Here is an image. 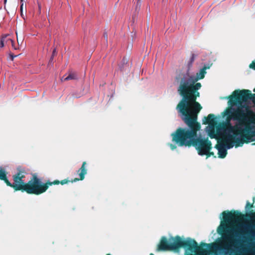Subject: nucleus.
Returning <instances> with one entry per match:
<instances>
[{
    "mask_svg": "<svg viewBox=\"0 0 255 255\" xmlns=\"http://www.w3.org/2000/svg\"><path fill=\"white\" fill-rule=\"evenodd\" d=\"M8 40L11 42V46L13 47V48L15 50L17 49V47H15L14 45V41L10 38H9Z\"/></svg>",
    "mask_w": 255,
    "mask_h": 255,
    "instance_id": "obj_21",
    "label": "nucleus"
},
{
    "mask_svg": "<svg viewBox=\"0 0 255 255\" xmlns=\"http://www.w3.org/2000/svg\"><path fill=\"white\" fill-rule=\"evenodd\" d=\"M107 255H111L110 254H107Z\"/></svg>",
    "mask_w": 255,
    "mask_h": 255,
    "instance_id": "obj_39",
    "label": "nucleus"
},
{
    "mask_svg": "<svg viewBox=\"0 0 255 255\" xmlns=\"http://www.w3.org/2000/svg\"><path fill=\"white\" fill-rule=\"evenodd\" d=\"M204 120H203V124L210 125L209 129L208 130V133L211 138H216L217 133L215 131V126L217 124V122L215 120V116L213 114H210L207 117H204Z\"/></svg>",
    "mask_w": 255,
    "mask_h": 255,
    "instance_id": "obj_12",
    "label": "nucleus"
},
{
    "mask_svg": "<svg viewBox=\"0 0 255 255\" xmlns=\"http://www.w3.org/2000/svg\"><path fill=\"white\" fill-rule=\"evenodd\" d=\"M86 162L84 161L81 167L77 171L79 178H75L71 181L65 179L60 181L55 180L53 182L47 181L46 183H43L41 180L37 177V175L35 174H33L31 180L27 183H25L24 192L29 194L38 195L46 192L49 186L58 185L60 183L61 185H64L70 182H73L79 180H83L85 178V175L87 173V170L86 168Z\"/></svg>",
    "mask_w": 255,
    "mask_h": 255,
    "instance_id": "obj_5",
    "label": "nucleus"
},
{
    "mask_svg": "<svg viewBox=\"0 0 255 255\" xmlns=\"http://www.w3.org/2000/svg\"><path fill=\"white\" fill-rule=\"evenodd\" d=\"M4 45V43H3V41H1L0 40V47H3Z\"/></svg>",
    "mask_w": 255,
    "mask_h": 255,
    "instance_id": "obj_29",
    "label": "nucleus"
},
{
    "mask_svg": "<svg viewBox=\"0 0 255 255\" xmlns=\"http://www.w3.org/2000/svg\"><path fill=\"white\" fill-rule=\"evenodd\" d=\"M229 103L231 105L238 104L241 105L242 102H246L249 99L255 100V94H252L249 90H237L233 92L232 95L228 97Z\"/></svg>",
    "mask_w": 255,
    "mask_h": 255,
    "instance_id": "obj_8",
    "label": "nucleus"
},
{
    "mask_svg": "<svg viewBox=\"0 0 255 255\" xmlns=\"http://www.w3.org/2000/svg\"><path fill=\"white\" fill-rule=\"evenodd\" d=\"M6 1H7V0H4V4H5V3L6 2Z\"/></svg>",
    "mask_w": 255,
    "mask_h": 255,
    "instance_id": "obj_35",
    "label": "nucleus"
},
{
    "mask_svg": "<svg viewBox=\"0 0 255 255\" xmlns=\"http://www.w3.org/2000/svg\"><path fill=\"white\" fill-rule=\"evenodd\" d=\"M248 216L252 219L255 220V212H253V210L250 211L248 214Z\"/></svg>",
    "mask_w": 255,
    "mask_h": 255,
    "instance_id": "obj_19",
    "label": "nucleus"
},
{
    "mask_svg": "<svg viewBox=\"0 0 255 255\" xmlns=\"http://www.w3.org/2000/svg\"><path fill=\"white\" fill-rule=\"evenodd\" d=\"M224 249L227 250H229V249L228 248H226V247H225Z\"/></svg>",
    "mask_w": 255,
    "mask_h": 255,
    "instance_id": "obj_33",
    "label": "nucleus"
},
{
    "mask_svg": "<svg viewBox=\"0 0 255 255\" xmlns=\"http://www.w3.org/2000/svg\"><path fill=\"white\" fill-rule=\"evenodd\" d=\"M150 255H153V254H151Z\"/></svg>",
    "mask_w": 255,
    "mask_h": 255,
    "instance_id": "obj_38",
    "label": "nucleus"
},
{
    "mask_svg": "<svg viewBox=\"0 0 255 255\" xmlns=\"http://www.w3.org/2000/svg\"><path fill=\"white\" fill-rule=\"evenodd\" d=\"M24 172L19 171L12 176L13 183H10L7 178L6 172L4 169H0V180H3L7 186L12 187L15 191H21L24 192L25 182L23 178L25 177Z\"/></svg>",
    "mask_w": 255,
    "mask_h": 255,
    "instance_id": "obj_7",
    "label": "nucleus"
},
{
    "mask_svg": "<svg viewBox=\"0 0 255 255\" xmlns=\"http://www.w3.org/2000/svg\"><path fill=\"white\" fill-rule=\"evenodd\" d=\"M169 146H170V148L172 150H174V149L176 148V146L175 145H174V144H172V143H170L169 144Z\"/></svg>",
    "mask_w": 255,
    "mask_h": 255,
    "instance_id": "obj_24",
    "label": "nucleus"
},
{
    "mask_svg": "<svg viewBox=\"0 0 255 255\" xmlns=\"http://www.w3.org/2000/svg\"><path fill=\"white\" fill-rule=\"evenodd\" d=\"M77 79V74L75 73H70L69 75L67 76H66V75H64L61 80L62 81H69L71 80H75Z\"/></svg>",
    "mask_w": 255,
    "mask_h": 255,
    "instance_id": "obj_14",
    "label": "nucleus"
},
{
    "mask_svg": "<svg viewBox=\"0 0 255 255\" xmlns=\"http://www.w3.org/2000/svg\"><path fill=\"white\" fill-rule=\"evenodd\" d=\"M20 2H21V4L22 3V2H23V0H20Z\"/></svg>",
    "mask_w": 255,
    "mask_h": 255,
    "instance_id": "obj_36",
    "label": "nucleus"
},
{
    "mask_svg": "<svg viewBox=\"0 0 255 255\" xmlns=\"http://www.w3.org/2000/svg\"><path fill=\"white\" fill-rule=\"evenodd\" d=\"M9 56L10 57V59L12 61L13 60V59H14V57L17 56V55H13V54H11V53L9 54Z\"/></svg>",
    "mask_w": 255,
    "mask_h": 255,
    "instance_id": "obj_26",
    "label": "nucleus"
},
{
    "mask_svg": "<svg viewBox=\"0 0 255 255\" xmlns=\"http://www.w3.org/2000/svg\"><path fill=\"white\" fill-rule=\"evenodd\" d=\"M251 123H255L254 120H250L249 118V122L244 128V133L242 135V138L237 137L235 139L236 147L242 146L244 143H248L251 141H253L252 137L255 136V130H253V128L250 126Z\"/></svg>",
    "mask_w": 255,
    "mask_h": 255,
    "instance_id": "obj_9",
    "label": "nucleus"
},
{
    "mask_svg": "<svg viewBox=\"0 0 255 255\" xmlns=\"http://www.w3.org/2000/svg\"><path fill=\"white\" fill-rule=\"evenodd\" d=\"M16 37H17V41L18 43H19V41H20V40H19L18 38L17 32H16Z\"/></svg>",
    "mask_w": 255,
    "mask_h": 255,
    "instance_id": "obj_32",
    "label": "nucleus"
},
{
    "mask_svg": "<svg viewBox=\"0 0 255 255\" xmlns=\"http://www.w3.org/2000/svg\"><path fill=\"white\" fill-rule=\"evenodd\" d=\"M254 92H255V89H254Z\"/></svg>",
    "mask_w": 255,
    "mask_h": 255,
    "instance_id": "obj_37",
    "label": "nucleus"
},
{
    "mask_svg": "<svg viewBox=\"0 0 255 255\" xmlns=\"http://www.w3.org/2000/svg\"><path fill=\"white\" fill-rule=\"evenodd\" d=\"M210 150H209L208 151L206 152V154H204V155H207V157H210L211 155H214V154L213 152H210Z\"/></svg>",
    "mask_w": 255,
    "mask_h": 255,
    "instance_id": "obj_22",
    "label": "nucleus"
},
{
    "mask_svg": "<svg viewBox=\"0 0 255 255\" xmlns=\"http://www.w3.org/2000/svg\"><path fill=\"white\" fill-rule=\"evenodd\" d=\"M38 14H40L41 13V5L38 2Z\"/></svg>",
    "mask_w": 255,
    "mask_h": 255,
    "instance_id": "obj_27",
    "label": "nucleus"
},
{
    "mask_svg": "<svg viewBox=\"0 0 255 255\" xmlns=\"http://www.w3.org/2000/svg\"><path fill=\"white\" fill-rule=\"evenodd\" d=\"M53 58H54V57H52V56H51V58L49 60V62H52V61H53Z\"/></svg>",
    "mask_w": 255,
    "mask_h": 255,
    "instance_id": "obj_30",
    "label": "nucleus"
},
{
    "mask_svg": "<svg viewBox=\"0 0 255 255\" xmlns=\"http://www.w3.org/2000/svg\"><path fill=\"white\" fill-rule=\"evenodd\" d=\"M250 68L253 69L255 70V62H253L251 64H250Z\"/></svg>",
    "mask_w": 255,
    "mask_h": 255,
    "instance_id": "obj_23",
    "label": "nucleus"
},
{
    "mask_svg": "<svg viewBox=\"0 0 255 255\" xmlns=\"http://www.w3.org/2000/svg\"><path fill=\"white\" fill-rule=\"evenodd\" d=\"M215 148L218 150L219 157L224 158L226 157L227 154V151L224 144H217L216 145Z\"/></svg>",
    "mask_w": 255,
    "mask_h": 255,
    "instance_id": "obj_13",
    "label": "nucleus"
},
{
    "mask_svg": "<svg viewBox=\"0 0 255 255\" xmlns=\"http://www.w3.org/2000/svg\"><path fill=\"white\" fill-rule=\"evenodd\" d=\"M223 215V219L224 221L226 224L222 225L218 229V233L221 235H223L224 233H227L228 235L224 237L225 240L230 242L232 240V236L231 235V231L229 230V228L227 226V224L238 223L245 219V216L241 212L236 211H224L222 213Z\"/></svg>",
    "mask_w": 255,
    "mask_h": 255,
    "instance_id": "obj_6",
    "label": "nucleus"
},
{
    "mask_svg": "<svg viewBox=\"0 0 255 255\" xmlns=\"http://www.w3.org/2000/svg\"><path fill=\"white\" fill-rule=\"evenodd\" d=\"M8 35H2L1 37V39H0V40L1 41H3V43L4 42H7L8 41H9L8 39H7V37Z\"/></svg>",
    "mask_w": 255,
    "mask_h": 255,
    "instance_id": "obj_20",
    "label": "nucleus"
},
{
    "mask_svg": "<svg viewBox=\"0 0 255 255\" xmlns=\"http://www.w3.org/2000/svg\"><path fill=\"white\" fill-rule=\"evenodd\" d=\"M181 118L188 128H178L171 134L172 141L179 146L191 147L197 132L201 129V125L197 122V117L184 113H180Z\"/></svg>",
    "mask_w": 255,
    "mask_h": 255,
    "instance_id": "obj_3",
    "label": "nucleus"
},
{
    "mask_svg": "<svg viewBox=\"0 0 255 255\" xmlns=\"http://www.w3.org/2000/svg\"><path fill=\"white\" fill-rule=\"evenodd\" d=\"M247 234L249 236V240L252 241V239L255 237V232L252 230H249L247 232Z\"/></svg>",
    "mask_w": 255,
    "mask_h": 255,
    "instance_id": "obj_16",
    "label": "nucleus"
},
{
    "mask_svg": "<svg viewBox=\"0 0 255 255\" xmlns=\"http://www.w3.org/2000/svg\"><path fill=\"white\" fill-rule=\"evenodd\" d=\"M192 144V146L196 148L200 155H204L206 152L212 149V143L208 138H202L197 136Z\"/></svg>",
    "mask_w": 255,
    "mask_h": 255,
    "instance_id": "obj_10",
    "label": "nucleus"
},
{
    "mask_svg": "<svg viewBox=\"0 0 255 255\" xmlns=\"http://www.w3.org/2000/svg\"><path fill=\"white\" fill-rule=\"evenodd\" d=\"M196 56L195 54H192V56H191V57L190 58V60L189 61V63H188V65H189V67L192 66V63H193V62L194 61L195 59V58H196Z\"/></svg>",
    "mask_w": 255,
    "mask_h": 255,
    "instance_id": "obj_18",
    "label": "nucleus"
},
{
    "mask_svg": "<svg viewBox=\"0 0 255 255\" xmlns=\"http://www.w3.org/2000/svg\"><path fill=\"white\" fill-rule=\"evenodd\" d=\"M201 86L200 83H193L180 80L177 91L182 98L176 107L179 113L198 118V115L202 109L200 103L196 101L197 97H200L198 91Z\"/></svg>",
    "mask_w": 255,
    "mask_h": 255,
    "instance_id": "obj_2",
    "label": "nucleus"
},
{
    "mask_svg": "<svg viewBox=\"0 0 255 255\" xmlns=\"http://www.w3.org/2000/svg\"><path fill=\"white\" fill-rule=\"evenodd\" d=\"M103 36L105 39L106 42H108V33L107 32H104L103 34Z\"/></svg>",
    "mask_w": 255,
    "mask_h": 255,
    "instance_id": "obj_25",
    "label": "nucleus"
},
{
    "mask_svg": "<svg viewBox=\"0 0 255 255\" xmlns=\"http://www.w3.org/2000/svg\"><path fill=\"white\" fill-rule=\"evenodd\" d=\"M23 6H24V3L22 2V3L20 4V15H21V17L24 19H25V16L26 11V4H25V15L23 13Z\"/></svg>",
    "mask_w": 255,
    "mask_h": 255,
    "instance_id": "obj_17",
    "label": "nucleus"
},
{
    "mask_svg": "<svg viewBox=\"0 0 255 255\" xmlns=\"http://www.w3.org/2000/svg\"><path fill=\"white\" fill-rule=\"evenodd\" d=\"M183 75H184V74L182 75V76H181V78H181L183 77ZM178 79H179V82H180V81L181 79H180V78H178Z\"/></svg>",
    "mask_w": 255,
    "mask_h": 255,
    "instance_id": "obj_34",
    "label": "nucleus"
},
{
    "mask_svg": "<svg viewBox=\"0 0 255 255\" xmlns=\"http://www.w3.org/2000/svg\"><path fill=\"white\" fill-rule=\"evenodd\" d=\"M225 115H228L225 122L220 124L217 128V132L220 129L223 130L225 133L223 141L228 149L233 146L236 136L240 134L242 137L244 133L243 127H246L249 122V118L254 115L253 112L246 108V111L242 108L236 109H228L225 112Z\"/></svg>",
    "mask_w": 255,
    "mask_h": 255,
    "instance_id": "obj_1",
    "label": "nucleus"
},
{
    "mask_svg": "<svg viewBox=\"0 0 255 255\" xmlns=\"http://www.w3.org/2000/svg\"><path fill=\"white\" fill-rule=\"evenodd\" d=\"M16 37H17V41L18 43H19V41H20V40H19L18 38L17 32H16Z\"/></svg>",
    "mask_w": 255,
    "mask_h": 255,
    "instance_id": "obj_31",
    "label": "nucleus"
},
{
    "mask_svg": "<svg viewBox=\"0 0 255 255\" xmlns=\"http://www.w3.org/2000/svg\"><path fill=\"white\" fill-rule=\"evenodd\" d=\"M180 248H187L190 251L194 250L197 253L201 254L207 255L214 253L218 249L215 244H206L201 243L199 246L194 240L189 239L183 240L180 237L177 236L174 238V242L169 243L166 237L161 238L158 245V249L160 251H177Z\"/></svg>",
    "mask_w": 255,
    "mask_h": 255,
    "instance_id": "obj_4",
    "label": "nucleus"
},
{
    "mask_svg": "<svg viewBox=\"0 0 255 255\" xmlns=\"http://www.w3.org/2000/svg\"><path fill=\"white\" fill-rule=\"evenodd\" d=\"M255 197L253 198V202L252 203H250L249 201H247L246 202V205L245 206V210L246 211H249L251 208L254 207V204L255 203Z\"/></svg>",
    "mask_w": 255,
    "mask_h": 255,
    "instance_id": "obj_15",
    "label": "nucleus"
},
{
    "mask_svg": "<svg viewBox=\"0 0 255 255\" xmlns=\"http://www.w3.org/2000/svg\"><path fill=\"white\" fill-rule=\"evenodd\" d=\"M56 54V49L54 48L52 52V57H54Z\"/></svg>",
    "mask_w": 255,
    "mask_h": 255,
    "instance_id": "obj_28",
    "label": "nucleus"
},
{
    "mask_svg": "<svg viewBox=\"0 0 255 255\" xmlns=\"http://www.w3.org/2000/svg\"><path fill=\"white\" fill-rule=\"evenodd\" d=\"M212 64L204 65L203 67L200 69V71L196 73V75H191L189 73L184 74L181 78V81H187L188 82L196 83L197 82L204 78L205 75L206 74V70L210 69Z\"/></svg>",
    "mask_w": 255,
    "mask_h": 255,
    "instance_id": "obj_11",
    "label": "nucleus"
}]
</instances>
